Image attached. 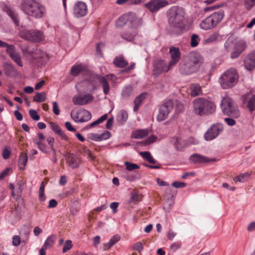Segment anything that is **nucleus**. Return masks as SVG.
Listing matches in <instances>:
<instances>
[{"label": "nucleus", "instance_id": "nucleus-45", "mask_svg": "<svg viewBox=\"0 0 255 255\" xmlns=\"http://www.w3.org/2000/svg\"><path fill=\"white\" fill-rule=\"evenodd\" d=\"M199 40H200V38L198 35H197L196 34H193L191 36V42H190L191 46L192 47H196L199 44Z\"/></svg>", "mask_w": 255, "mask_h": 255}, {"label": "nucleus", "instance_id": "nucleus-18", "mask_svg": "<svg viewBox=\"0 0 255 255\" xmlns=\"http://www.w3.org/2000/svg\"><path fill=\"white\" fill-rule=\"evenodd\" d=\"M138 31L135 27H129L121 33V36L122 38L128 41H131L135 36L137 34Z\"/></svg>", "mask_w": 255, "mask_h": 255}, {"label": "nucleus", "instance_id": "nucleus-55", "mask_svg": "<svg viewBox=\"0 0 255 255\" xmlns=\"http://www.w3.org/2000/svg\"><path fill=\"white\" fill-rule=\"evenodd\" d=\"M50 125L52 130L56 134H57L61 130L60 127L54 123H50Z\"/></svg>", "mask_w": 255, "mask_h": 255}, {"label": "nucleus", "instance_id": "nucleus-6", "mask_svg": "<svg viewBox=\"0 0 255 255\" xmlns=\"http://www.w3.org/2000/svg\"><path fill=\"white\" fill-rule=\"evenodd\" d=\"M238 74L234 68L230 69L224 73L220 78V83L224 89L234 87L238 81Z\"/></svg>", "mask_w": 255, "mask_h": 255}, {"label": "nucleus", "instance_id": "nucleus-53", "mask_svg": "<svg viewBox=\"0 0 255 255\" xmlns=\"http://www.w3.org/2000/svg\"><path fill=\"white\" fill-rule=\"evenodd\" d=\"M132 249L138 253H140L143 249L142 244L141 242H138L133 245Z\"/></svg>", "mask_w": 255, "mask_h": 255}, {"label": "nucleus", "instance_id": "nucleus-29", "mask_svg": "<svg viewBox=\"0 0 255 255\" xmlns=\"http://www.w3.org/2000/svg\"><path fill=\"white\" fill-rule=\"evenodd\" d=\"M128 118V113L125 110H122L117 115V121L121 125H124Z\"/></svg>", "mask_w": 255, "mask_h": 255}, {"label": "nucleus", "instance_id": "nucleus-44", "mask_svg": "<svg viewBox=\"0 0 255 255\" xmlns=\"http://www.w3.org/2000/svg\"><path fill=\"white\" fill-rule=\"evenodd\" d=\"M107 118H108V114H104L102 117H101L100 118L97 119L96 121L91 123L89 125V127L93 128V127H95V126L98 125L103 123L105 120H106L107 119Z\"/></svg>", "mask_w": 255, "mask_h": 255}, {"label": "nucleus", "instance_id": "nucleus-63", "mask_svg": "<svg viewBox=\"0 0 255 255\" xmlns=\"http://www.w3.org/2000/svg\"><path fill=\"white\" fill-rule=\"evenodd\" d=\"M46 141L49 144L50 148L52 149H54V138L52 137L49 136L47 138Z\"/></svg>", "mask_w": 255, "mask_h": 255}, {"label": "nucleus", "instance_id": "nucleus-59", "mask_svg": "<svg viewBox=\"0 0 255 255\" xmlns=\"http://www.w3.org/2000/svg\"><path fill=\"white\" fill-rule=\"evenodd\" d=\"M140 175L138 173H135L134 175H130L128 176L127 179L130 181H133L136 179H139Z\"/></svg>", "mask_w": 255, "mask_h": 255}, {"label": "nucleus", "instance_id": "nucleus-12", "mask_svg": "<svg viewBox=\"0 0 255 255\" xmlns=\"http://www.w3.org/2000/svg\"><path fill=\"white\" fill-rule=\"evenodd\" d=\"M223 125L217 123L212 125L206 131L204 138L206 141H211L216 138L223 130Z\"/></svg>", "mask_w": 255, "mask_h": 255}, {"label": "nucleus", "instance_id": "nucleus-7", "mask_svg": "<svg viewBox=\"0 0 255 255\" xmlns=\"http://www.w3.org/2000/svg\"><path fill=\"white\" fill-rule=\"evenodd\" d=\"M224 16V13L223 10L215 12L203 20L200 24V26L201 28L205 30L212 29L221 22Z\"/></svg>", "mask_w": 255, "mask_h": 255}, {"label": "nucleus", "instance_id": "nucleus-14", "mask_svg": "<svg viewBox=\"0 0 255 255\" xmlns=\"http://www.w3.org/2000/svg\"><path fill=\"white\" fill-rule=\"evenodd\" d=\"M153 67L154 75L155 76H157L163 72H167L172 67V66H169V63L167 65L163 60L156 61L154 63Z\"/></svg>", "mask_w": 255, "mask_h": 255}, {"label": "nucleus", "instance_id": "nucleus-35", "mask_svg": "<svg viewBox=\"0 0 255 255\" xmlns=\"http://www.w3.org/2000/svg\"><path fill=\"white\" fill-rule=\"evenodd\" d=\"M145 98V95L144 94H141L140 95L138 96L134 101V106L133 107V111L136 112L138 110L139 106L141 105V103L143 102L144 99Z\"/></svg>", "mask_w": 255, "mask_h": 255}, {"label": "nucleus", "instance_id": "nucleus-28", "mask_svg": "<svg viewBox=\"0 0 255 255\" xmlns=\"http://www.w3.org/2000/svg\"><path fill=\"white\" fill-rule=\"evenodd\" d=\"M202 94L201 87L198 84H192L190 86V94L193 97L200 95Z\"/></svg>", "mask_w": 255, "mask_h": 255}, {"label": "nucleus", "instance_id": "nucleus-30", "mask_svg": "<svg viewBox=\"0 0 255 255\" xmlns=\"http://www.w3.org/2000/svg\"><path fill=\"white\" fill-rule=\"evenodd\" d=\"M56 239L57 238L56 235H52L49 236L46 239L43 246L47 249L52 248L56 241Z\"/></svg>", "mask_w": 255, "mask_h": 255}, {"label": "nucleus", "instance_id": "nucleus-58", "mask_svg": "<svg viewBox=\"0 0 255 255\" xmlns=\"http://www.w3.org/2000/svg\"><path fill=\"white\" fill-rule=\"evenodd\" d=\"M157 139V137L154 135H150L146 139L144 142L145 144H149L154 142Z\"/></svg>", "mask_w": 255, "mask_h": 255}, {"label": "nucleus", "instance_id": "nucleus-3", "mask_svg": "<svg viewBox=\"0 0 255 255\" xmlns=\"http://www.w3.org/2000/svg\"><path fill=\"white\" fill-rule=\"evenodd\" d=\"M20 7L27 15L37 19L43 17L46 12L45 6L36 0H21Z\"/></svg>", "mask_w": 255, "mask_h": 255}, {"label": "nucleus", "instance_id": "nucleus-52", "mask_svg": "<svg viewBox=\"0 0 255 255\" xmlns=\"http://www.w3.org/2000/svg\"><path fill=\"white\" fill-rule=\"evenodd\" d=\"M9 16L12 19L15 24L16 26L19 25V20L18 19L17 15L12 11H9L8 13Z\"/></svg>", "mask_w": 255, "mask_h": 255}, {"label": "nucleus", "instance_id": "nucleus-61", "mask_svg": "<svg viewBox=\"0 0 255 255\" xmlns=\"http://www.w3.org/2000/svg\"><path fill=\"white\" fill-rule=\"evenodd\" d=\"M181 247L180 243H174L170 245V249L173 252H175L177 249H179Z\"/></svg>", "mask_w": 255, "mask_h": 255}, {"label": "nucleus", "instance_id": "nucleus-41", "mask_svg": "<svg viewBox=\"0 0 255 255\" xmlns=\"http://www.w3.org/2000/svg\"><path fill=\"white\" fill-rule=\"evenodd\" d=\"M33 101L41 103L46 100V94L44 92L37 93L33 98Z\"/></svg>", "mask_w": 255, "mask_h": 255}, {"label": "nucleus", "instance_id": "nucleus-25", "mask_svg": "<svg viewBox=\"0 0 255 255\" xmlns=\"http://www.w3.org/2000/svg\"><path fill=\"white\" fill-rule=\"evenodd\" d=\"M93 78H96L99 81L103 86L104 93L105 95L108 94L110 91V86L108 80L105 78V77L100 75H96L93 77Z\"/></svg>", "mask_w": 255, "mask_h": 255}, {"label": "nucleus", "instance_id": "nucleus-37", "mask_svg": "<svg viewBox=\"0 0 255 255\" xmlns=\"http://www.w3.org/2000/svg\"><path fill=\"white\" fill-rule=\"evenodd\" d=\"M71 118L76 123H81V110L74 109L71 112Z\"/></svg>", "mask_w": 255, "mask_h": 255}, {"label": "nucleus", "instance_id": "nucleus-62", "mask_svg": "<svg viewBox=\"0 0 255 255\" xmlns=\"http://www.w3.org/2000/svg\"><path fill=\"white\" fill-rule=\"evenodd\" d=\"M114 120V117H112L107 121L106 125V127L107 129H111L112 128L113 125Z\"/></svg>", "mask_w": 255, "mask_h": 255}, {"label": "nucleus", "instance_id": "nucleus-39", "mask_svg": "<svg viewBox=\"0 0 255 255\" xmlns=\"http://www.w3.org/2000/svg\"><path fill=\"white\" fill-rule=\"evenodd\" d=\"M141 199V196L139 195L137 192L134 191L131 193V196L128 201V203L129 204L134 203L138 202L140 201Z\"/></svg>", "mask_w": 255, "mask_h": 255}, {"label": "nucleus", "instance_id": "nucleus-64", "mask_svg": "<svg viewBox=\"0 0 255 255\" xmlns=\"http://www.w3.org/2000/svg\"><path fill=\"white\" fill-rule=\"evenodd\" d=\"M225 121L227 124V125L230 126H233L236 124L235 121L232 118H225Z\"/></svg>", "mask_w": 255, "mask_h": 255}, {"label": "nucleus", "instance_id": "nucleus-8", "mask_svg": "<svg viewBox=\"0 0 255 255\" xmlns=\"http://www.w3.org/2000/svg\"><path fill=\"white\" fill-rule=\"evenodd\" d=\"M233 46V51L231 53V58L235 59L244 51L246 48V42L243 40H240L234 44L230 40H227L224 44L226 50L228 52L231 51Z\"/></svg>", "mask_w": 255, "mask_h": 255}, {"label": "nucleus", "instance_id": "nucleus-17", "mask_svg": "<svg viewBox=\"0 0 255 255\" xmlns=\"http://www.w3.org/2000/svg\"><path fill=\"white\" fill-rule=\"evenodd\" d=\"M190 161L194 164H200L207 163L211 161H215V158L210 159L206 156L197 153H194L189 157Z\"/></svg>", "mask_w": 255, "mask_h": 255}, {"label": "nucleus", "instance_id": "nucleus-46", "mask_svg": "<svg viewBox=\"0 0 255 255\" xmlns=\"http://www.w3.org/2000/svg\"><path fill=\"white\" fill-rule=\"evenodd\" d=\"M244 5L247 10H250L255 5V0H245Z\"/></svg>", "mask_w": 255, "mask_h": 255}, {"label": "nucleus", "instance_id": "nucleus-42", "mask_svg": "<svg viewBox=\"0 0 255 255\" xmlns=\"http://www.w3.org/2000/svg\"><path fill=\"white\" fill-rule=\"evenodd\" d=\"M133 93V88L130 86L126 87L123 90L122 96L125 98H128Z\"/></svg>", "mask_w": 255, "mask_h": 255}, {"label": "nucleus", "instance_id": "nucleus-20", "mask_svg": "<svg viewBox=\"0 0 255 255\" xmlns=\"http://www.w3.org/2000/svg\"><path fill=\"white\" fill-rule=\"evenodd\" d=\"M2 66L6 76L10 77H16L18 76V71L11 63L5 62L3 63Z\"/></svg>", "mask_w": 255, "mask_h": 255}, {"label": "nucleus", "instance_id": "nucleus-60", "mask_svg": "<svg viewBox=\"0 0 255 255\" xmlns=\"http://www.w3.org/2000/svg\"><path fill=\"white\" fill-rule=\"evenodd\" d=\"M53 111L56 115H58L60 114L59 106L56 102H53Z\"/></svg>", "mask_w": 255, "mask_h": 255}, {"label": "nucleus", "instance_id": "nucleus-38", "mask_svg": "<svg viewBox=\"0 0 255 255\" xmlns=\"http://www.w3.org/2000/svg\"><path fill=\"white\" fill-rule=\"evenodd\" d=\"M250 177V174L247 172L241 173L238 176L234 177L233 180L234 182H246Z\"/></svg>", "mask_w": 255, "mask_h": 255}, {"label": "nucleus", "instance_id": "nucleus-50", "mask_svg": "<svg viewBox=\"0 0 255 255\" xmlns=\"http://www.w3.org/2000/svg\"><path fill=\"white\" fill-rule=\"evenodd\" d=\"M29 114L32 120L37 121L40 119V116L35 110H30Z\"/></svg>", "mask_w": 255, "mask_h": 255}, {"label": "nucleus", "instance_id": "nucleus-2", "mask_svg": "<svg viewBox=\"0 0 255 255\" xmlns=\"http://www.w3.org/2000/svg\"><path fill=\"white\" fill-rule=\"evenodd\" d=\"M202 63V59L199 53H189L184 59L183 63L179 65V71L183 75H190L196 72Z\"/></svg>", "mask_w": 255, "mask_h": 255}, {"label": "nucleus", "instance_id": "nucleus-33", "mask_svg": "<svg viewBox=\"0 0 255 255\" xmlns=\"http://www.w3.org/2000/svg\"><path fill=\"white\" fill-rule=\"evenodd\" d=\"M139 154L145 160L151 164H155L157 162L149 151L140 152Z\"/></svg>", "mask_w": 255, "mask_h": 255}, {"label": "nucleus", "instance_id": "nucleus-40", "mask_svg": "<svg viewBox=\"0 0 255 255\" xmlns=\"http://www.w3.org/2000/svg\"><path fill=\"white\" fill-rule=\"evenodd\" d=\"M92 118V115L86 110H81V123L88 121Z\"/></svg>", "mask_w": 255, "mask_h": 255}, {"label": "nucleus", "instance_id": "nucleus-9", "mask_svg": "<svg viewBox=\"0 0 255 255\" xmlns=\"http://www.w3.org/2000/svg\"><path fill=\"white\" fill-rule=\"evenodd\" d=\"M20 35L23 39L34 42H39L44 39L43 32L38 30H24L20 32Z\"/></svg>", "mask_w": 255, "mask_h": 255}, {"label": "nucleus", "instance_id": "nucleus-19", "mask_svg": "<svg viewBox=\"0 0 255 255\" xmlns=\"http://www.w3.org/2000/svg\"><path fill=\"white\" fill-rule=\"evenodd\" d=\"M93 97L90 94H86L82 97L74 96L73 98V102L76 105H84L88 103L92 102Z\"/></svg>", "mask_w": 255, "mask_h": 255}, {"label": "nucleus", "instance_id": "nucleus-48", "mask_svg": "<svg viewBox=\"0 0 255 255\" xmlns=\"http://www.w3.org/2000/svg\"><path fill=\"white\" fill-rule=\"evenodd\" d=\"M125 164L126 166V169L128 171H132L134 169L139 168V166L135 163L127 161L125 162Z\"/></svg>", "mask_w": 255, "mask_h": 255}, {"label": "nucleus", "instance_id": "nucleus-15", "mask_svg": "<svg viewBox=\"0 0 255 255\" xmlns=\"http://www.w3.org/2000/svg\"><path fill=\"white\" fill-rule=\"evenodd\" d=\"M87 13L86 4L82 1H78L74 7V14L77 17L85 16Z\"/></svg>", "mask_w": 255, "mask_h": 255}, {"label": "nucleus", "instance_id": "nucleus-4", "mask_svg": "<svg viewBox=\"0 0 255 255\" xmlns=\"http://www.w3.org/2000/svg\"><path fill=\"white\" fill-rule=\"evenodd\" d=\"M193 109L198 116H207L215 112L216 106L214 103L204 98H198L193 102Z\"/></svg>", "mask_w": 255, "mask_h": 255}, {"label": "nucleus", "instance_id": "nucleus-1", "mask_svg": "<svg viewBox=\"0 0 255 255\" xmlns=\"http://www.w3.org/2000/svg\"><path fill=\"white\" fill-rule=\"evenodd\" d=\"M185 14L184 9L179 6H173L167 10L168 30L171 34H180L185 29Z\"/></svg>", "mask_w": 255, "mask_h": 255}, {"label": "nucleus", "instance_id": "nucleus-47", "mask_svg": "<svg viewBox=\"0 0 255 255\" xmlns=\"http://www.w3.org/2000/svg\"><path fill=\"white\" fill-rule=\"evenodd\" d=\"M27 156L24 153H21L18 159V164L20 166L21 165L24 167L27 163Z\"/></svg>", "mask_w": 255, "mask_h": 255}, {"label": "nucleus", "instance_id": "nucleus-24", "mask_svg": "<svg viewBox=\"0 0 255 255\" xmlns=\"http://www.w3.org/2000/svg\"><path fill=\"white\" fill-rule=\"evenodd\" d=\"M67 163L72 168H77L79 165V159L74 154L68 153L66 158Z\"/></svg>", "mask_w": 255, "mask_h": 255}, {"label": "nucleus", "instance_id": "nucleus-23", "mask_svg": "<svg viewBox=\"0 0 255 255\" xmlns=\"http://www.w3.org/2000/svg\"><path fill=\"white\" fill-rule=\"evenodd\" d=\"M131 14H124L120 16L116 21L117 27H122L128 23L132 24L134 20L131 19Z\"/></svg>", "mask_w": 255, "mask_h": 255}, {"label": "nucleus", "instance_id": "nucleus-21", "mask_svg": "<svg viewBox=\"0 0 255 255\" xmlns=\"http://www.w3.org/2000/svg\"><path fill=\"white\" fill-rule=\"evenodd\" d=\"M111 136V133L109 131H105L102 134L90 133L87 135L88 139L96 141H100L109 138Z\"/></svg>", "mask_w": 255, "mask_h": 255}, {"label": "nucleus", "instance_id": "nucleus-51", "mask_svg": "<svg viewBox=\"0 0 255 255\" xmlns=\"http://www.w3.org/2000/svg\"><path fill=\"white\" fill-rule=\"evenodd\" d=\"M34 141L37 144L38 148L43 152L47 153L48 152L47 150L46 145L40 140L38 141Z\"/></svg>", "mask_w": 255, "mask_h": 255}, {"label": "nucleus", "instance_id": "nucleus-10", "mask_svg": "<svg viewBox=\"0 0 255 255\" xmlns=\"http://www.w3.org/2000/svg\"><path fill=\"white\" fill-rule=\"evenodd\" d=\"M173 107V102L171 100L165 101L161 104L159 107V113L157 116V121L161 122L165 120L172 111Z\"/></svg>", "mask_w": 255, "mask_h": 255}, {"label": "nucleus", "instance_id": "nucleus-26", "mask_svg": "<svg viewBox=\"0 0 255 255\" xmlns=\"http://www.w3.org/2000/svg\"><path fill=\"white\" fill-rule=\"evenodd\" d=\"M86 70L87 67L85 65L80 64L72 67L70 74L73 76H77L80 73L85 71Z\"/></svg>", "mask_w": 255, "mask_h": 255}, {"label": "nucleus", "instance_id": "nucleus-31", "mask_svg": "<svg viewBox=\"0 0 255 255\" xmlns=\"http://www.w3.org/2000/svg\"><path fill=\"white\" fill-rule=\"evenodd\" d=\"M174 145L177 150H181L183 148L188 146V143L187 140L180 137H177L176 138Z\"/></svg>", "mask_w": 255, "mask_h": 255}, {"label": "nucleus", "instance_id": "nucleus-36", "mask_svg": "<svg viewBox=\"0 0 255 255\" xmlns=\"http://www.w3.org/2000/svg\"><path fill=\"white\" fill-rule=\"evenodd\" d=\"M220 36L218 32H215L211 34L209 37L205 40V44H208L216 42L219 40Z\"/></svg>", "mask_w": 255, "mask_h": 255}, {"label": "nucleus", "instance_id": "nucleus-16", "mask_svg": "<svg viewBox=\"0 0 255 255\" xmlns=\"http://www.w3.org/2000/svg\"><path fill=\"white\" fill-rule=\"evenodd\" d=\"M169 53L171 58L169 62V66L173 67L179 61L181 58V52L178 47L172 46L169 49Z\"/></svg>", "mask_w": 255, "mask_h": 255}, {"label": "nucleus", "instance_id": "nucleus-56", "mask_svg": "<svg viewBox=\"0 0 255 255\" xmlns=\"http://www.w3.org/2000/svg\"><path fill=\"white\" fill-rule=\"evenodd\" d=\"M172 186L177 188H184L186 186V183L183 182L175 181L172 183Z\"/></svg>", "mask_w": 255, "mask_h": 255}, {"label": "nucleus", "instance_id": "nucleus-22", "mask_svg": "<svg viewBox=\"0 0 255 255\" xmlns=\"http://www.w3.org/2000/svg\"><path fill=\"white\" fill-rule=\"evenodd\" d=\"M245 68L248 70H251L255 68V52L249 54L244 60Z\"/></svg>", "mask_w": 255, "mask_h": 255}, {"label": "nucleus", "instance_id": "nucleus-27", "mask_svg": "<svg viewBox=\"0 0 255 255\" xmlns=\"http://www.w3.org/2000/svg\"><path fill=\"white\" fill-rule=\"evenodd\" d=\"M113 64L116 67L125 68L128 64V62L126 60L123 56H117L113 61Z\"/></svg>", "mask_w": 255, "mask_h": 255}, {"label": "nucleus", "instance_id": "nucleus-32", "mask_svg": "<svg viewBox=\"0 0 255 255\" xmlns=\"http://www.w3.org/2000/svg\"><path fill=\"white\" fill-rule=\"evenodd\" d=\"M120 236L118 235L113 236L108 243L104 245V250H106L112 248L120 240Z\"/></svg>", "mask_w": 255, "mask_h": 255}, {"label": "nucleus", "instance_id": "nucleus-13", "mask_svg": "<svg viewBox=\"0 0 255 255\" xmlns=\"http://www.w3.org/2000/svg\"><path fill=\"white\" fill-rule=\"evenodd\" d=\"M168 4V2L166 0H151L145 4V6L151 12H153Z\"/></svg>", "mask_w": 255, "mask_h": 255}, {"label": "nucleus", "instance_id": "nucleus-54", "mask_svg": "<svg viewBox=\"0 0 255 255\" xmlns=\"http://www.w3.org/2000/svg\"><path fill=\"white\" fill-rule=\"evenodd\" d=\"M21 243V239L19 236L15 235L12 237V244L14 246H18Z\"/></svg>", "mask_w": 255, "mask_h": 255}, {"label": "nucleus", "instance_id": "nucleus-49", "mask_svg": "<svg viewBox=\"0 0 255 255\" xmlns=\"http://www.w3.org/2000/svg\"><path fill=\"white\" fill-rule=\"evenodd\" d=\"M73 246L72 241L71 240H66V242L64 243L63 249H62V252L63 253H66L67 251L70 250Z\"/></svg>", "mask_w": 255, "mask_h": 255}, {"label": "nucleus", "instance_id": "nucleus-57", "mask_svg": "<svg viewBox=\"0 0 255 255\" xmlns=\"http://www.w3.org/2000/svg\"><path fill=\"white\" fill-rule=\"evenodd\" d=\"M135 68V64L132 63L129 66L126 67L125 69L122 70L121 73H129L131 70Z\"/></svg>", "mask_w": 255, "mask_h": 255}, {"label": "nucleus", "instance_id": "nucleus-34", "mask_svg": "<svg viewBox=\"0 0 255 255\" xmlns=\"http://www.w3.org/2000/svg\"><path fill=\"white\" fill-rule=\"evenodd\" d=\"M148 134V132L147 129H139L132 133V137L136 139H141L147 135Z\"/></svg>", "mask_w": 255, "mask_h": 255}, {"label": "nucleus", "instance_id": "nucleus-43", "mask_svg": "<svg viewBox=\"0 0 255 255\" xmlns=\"http://www.w3.org/2000/svg\"><path fill=\"white\" fill-rule=\"evenodd\" d=\"M247 106L251 112H253L255 110V95H252L249 98Z\"/></svg>", "mask_w": 255, "mask_h": 255}, {"label": "nucleus", "instance_id": "nucleus-5", "mask_svg": "<svg viewBox=\"0 0 255 255\" xmlns=\"http://www.w3.org/2000/svg\"><path fill=\"white\" fill-rule=\"evenodd\" d=\"M221 107L223 114L225 115L233 118H238L240 116V113L237 105L228 96L222 99Z\"/></svg>", "mask_w": 255, "mask_h": 255}, {"label": "nucleus", "instance_id": "nucleus-11", "mask_svg": "<svg viewBox=\"0 0 255 255\" xmlns=\"http://www.w3.org/2000/svg\"><path fill=\"white\" fill-rule=\"evenodd\" d=\"M0 47L6 48V52L9 55L11 59L19 66H23L21 56L19 53L15 51L14 46L9 45L8 43L0 40Z\"/></svg>", "mask_w": 255, "mask_h": 255}]
</instances>
